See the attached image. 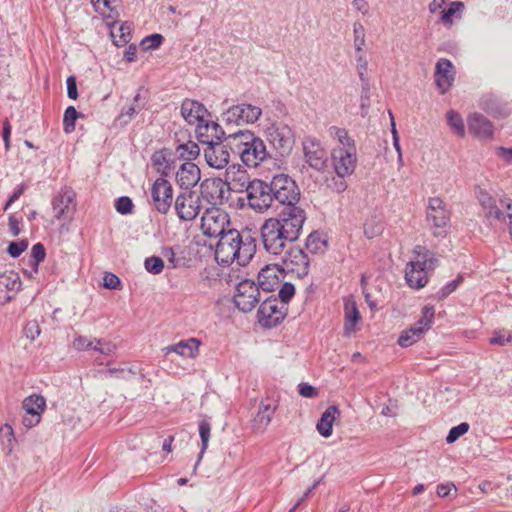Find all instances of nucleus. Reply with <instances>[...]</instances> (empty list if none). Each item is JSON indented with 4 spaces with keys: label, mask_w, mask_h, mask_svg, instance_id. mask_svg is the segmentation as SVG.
<instances>
[{
    "label": "nucleus",
    "mask_w": 512,
    "mask_h": 512,
    "mask_svg": "<svg viewBox=\"0 0 512 512\" xmlns=\"http://www.w3.org/2000/svg\"><path fill=\"white\" fill-rule=\"evenodd\" d=\"M330 134L339 142V145L335 148H356L354 140L349 136L346 129L333 126L330 128Z\"/></svg>",
    "instance_id": "obj_37"
},
{
    "label": "nucleus",
    "mask_w": 512,
    "mask_h": 512,
    "mask_svg": "<svg viewBox=\"0 0 512 512\" xmlns=\"http://www.w3.org/2000/svg\"><path fill=\"white\" fill-rule=\"evenodd\" d=\"M427 221L432 228L435 229L436 237L446 235V228L450 222V213L446 209L442 199L433 197L429 199L427 208Z\"/></svg>",
    "instance_id": "obj_11"
},
{
    "label": "nucleus",
    "mask_w": 512,
    "mask_h": 512,
    "mask_svg": "<svg viewBox=\"0 0 512 512\" xmlns=\"http://www.w3.org/2000/svg\"><path fill=\"white\" fill-rule=\"evenodd\" d=\"M200 341L196 338L182 340L176 344L167 346L164 350L166 354L177 353L183 357L194 358L199 352Z\"/></svg>",
    "instance_id": "obj_29"
},
{
    "label": "nucleus",
    "mask_w": 512,
    "mask_h": 512,
    "mask_svg": "<svg viewBox=\"0 0 512 512\" xmlns=\"http://www.w3.org/2000/svg\"><path fill=\"white\" fill-rule=\"evenodd\" d=\"M96 349L95 351L103 354V355H112L116 351V345L112 342H107L102 339L96 340Z\"/></svg>",
    "instance_id": "obj_58"
},
{
    "label": "nucleus",
    "mask_w": 512,
    "mask_h": 512,
    "mask_svg": "<svg viewBox=\"0 0 512 512\" xmlns=\"http://www.w3.org/2000/svg\"><path fill=\"white\" fill-rule=\"evenodd\" d=\"M131 32V24L127 22L122 23L118 27L113 26L110 32V36L114 45L117 47H122L128 44L132 38Z\"/></svg>",
    "instance_id": "obj_35"
},
{
    "label": "nucleus",
    "mask_w": 512,
    "mask_h": 512,
    "mask_svg": "<svg viewBox=\"0 0 512 512\" xmlns=\"http://www.w3.org/2000/svg\"><path fill=\"white\" fill-rule=\"evenodd\" d=\"M294 294H295L294 285L291 284L290 282H285L284 284H282V286L278 292V297H279L278 300L281 301L282 303H285V305L287 306L288 302L292 299Z\"/></svg>",
    "instance_id": "obj_54"
},
{
    "label": "nucleus",
    "mask_w": 512,
    "mask_h": 512,
    "mask_svg": "<svg viewBox=\"0 0 512 512\" xmlns=\"http://www.w3.org/2000/svg\"><path fill=\"white\" fill-rule=\"evenodd\" d=\"M310 259L303 249L291 247L283 257V270L287 273L304 278L309 273Z\"/></svg>",
    "instance_id": "obj_13"
},
{
    "label": "nucleus",
    "mask_w": 512,
    "mask_h": 512,
    "mask_svg": "<svg viewBox=\"0 0 512 512\" xmlns=\"http://www.w3.org/2000/svg\"><path fill=\"white\" fill-rule=\"evenodd\" d=\"M103 286L107 289L116 290L120 288L121 281L115 274L105 272L103 276Z\"/></svg>",
    "instance_id": "obj_59"
},
{
    "label": "nucleus",
    "mask_w": 512,
    "mask_h": 512,
    "mask_svg": "<svg viewBox=\"0 0 512 512\" xmlns=\"http://www.w3.org/2000/svg\"><path fill=\"white\" fill-rule=\"evenodd\" d=\"M46 251L44 246L41 243H37L33 245L31 249V260L30 264L34 270V272L38 271V266L40 262H42L45 259Z\"/></svg>",
    "instance_id": "obj_46"
},
{
    "label": "nucleus",
    "mask_w": 512,
    "mask_h": 512,
    "mask_svg": "<svg viewBox=\"0 0 512 512\" xmlns=\"http://www.w3.org/2000/svg\"><path fill=\"white\" fill-rule=\"evenodd\" d=\"M478 200L483 210L485 211L486 218H494L496 220H501L503 218L502 211L496 205L495 200L488 193L480 191Z\"/></svg>",
    "instance_id": "obj_34"
},
{
    "label": "nucleus",
    "mask_w": 512,
    "mask_h": 512,
    "mask_svg": "<svg viewBox=\"0 0 512 512\" xmlns=\"http://www.w3.org/2000/svg\"><path fill=\"white\" fill-rule=\"evenodd\" d=\"M79 117V113L73 106H69L66 108L64 112L63 117V125H64V131L66 133H71L75 129V122L77 118Z\"/></svg>",
    "instance_id": "obj_43"
},
{
    "label": "nucleus",
    "mask_w": 512,
    "mask_h": 512,
    "mask_svg": "<svg viewBox=\"0 0 512 512\" xmlns=\"http://www.w3.org/2000/svg\"><path fill=\"white\" fill-rule=\"evenodd\" d=\"M419 339L420 337L416 336L415 333L412 334V330L405 329L398 338V344L401 347H409Z\"/></svg>",
    "instance_id": "obj_57"
},
{
    "label": "nucleus",
    "mask_w": 512,
    "mask_h": 512,
    "mask_svg": "<svg viewBox=\"0 0 512 512\" xmlns=\"http://www.w3.org/2000/svg\"><path fill=\"white\" fill-rule=\"evenodd\" d=\"M490 343L499 346L512 344V333L506 332L505 330L495 331L493 336L490 338Z\"/></svg>",
    "instance_id": "obj_53"
},
{
    "label": "nucleus",
    "mask_w": 512,
    "mask_h": 512,
    "mask_svg": "<svg viewBox=\"0 0 512 512\" xmlns=\"http://www.w3.org/2000/svg\"><path fill=\"white\" fill-rule=\"evenodd\" d=\"M275 211L279 208L299 206L301 192L295 180L287 174H277L271 179Z\"/></svg>",
    "instance_id": "obj_4"
},
{
    "label": "nucleus",
    "mask_w": 512,
    "mask_h": 512,
    "mask_svg": "<svg viewBox=\"0 0 512 512\" xmlns=\"http://www.w3.org/2000/svg\"><path fill=\"white\" fill-rule=\"evenodd\" d=\"M277 211V215L265 220L260 229L264 249L272 255L282 254L287 243L299 238L306 220V212L300 206Z\"/></svg>",
    "instance_id": "obj_1"
},
{
    "label": "nucleus",
    "mask_w": 512,
    "mask_h": 512,
    "mask_svg": "<svg viewBox=\"0 0 512 512\" xmlns=\"http://www.w3.org/2000/svg\"><path fill=\"white\" fill-rule=\"evenodd\" d=\"M144 105L145 103L143 102L142 105L131 104L124 107L116 121L119 122L121 126L127 125L133 117L144 108Z\"/></svg>",
    "instance_id": "obj_41"
},
{
    "label": "nucleus",
    "mask_w": 512,
    "mask_h": 512,
    "mask_svg": "<svg viewBox=\"0 0 512 512\" xmlns=\"http://www.w3.org/2000/svg\"><path fill=\"white\" fill-rule=\"evenodd\" d=\"M344 312H345V325L344 329L346 334L352 332L356 324L360 320V313L357 308L356 302L352 298H346L344 300Z\"/></svg>",
    "instance_id": "obj_32"
},
{
    "label": "nucleus",
    "mask_w": 512,
    "mask_h": 512,
    "mask_svg": "<svg viewBox=\"0 0 512 512\" xmlns=\"http://www.w3.org/2000/svg\"><path fill=\"white\" fill-rule=\"evenodd\" d=\"M413 254L416 256V260L420 259L421 261H426L427 258L431 255V251L428 250L425 246L416 245L413 249Z\"/></svg>",
    "instance_id": "obj_63"
},
{
    "label": "nucleus",
    "mask_w": 512,
    "mask_h": 512,
    "mask_svg": "<svg viewBox=\"0 0 512 512\" xmlns=\"http://www.w3.org/2000/svg\"><path fill=\"white\" fill-rule=\"evenodd\" d=\"M405 279L409 287L421 289L428 282L427 271L418 262L410 261L405 270Z\"/></svg>",
    "instance_id": "obj_26"
},
{
    "label": "nucleus",
    "mask_w": 512,
    "mask_h": 512,
    "mask_svg": "<svg viewBox=\"0 0 512 512\" xmlns=\"http://www.w3.org/2000/svg\"><path fill=\"white\" fill-rule=\"evenodd\" d=\"M245 191L247 205L258 213H264L269 209L275 211L274 198L272 196L271 181L268 183L261 179H252V184Z\"/></svg>",
    "instance_id": "obj_5"
},
{
    "label": "nucleus",
    "mask_w": 512,
    "mask_h": 512,
    "mask_svg": "<svg viewBox=\"0 0 512 512\" xmlns=\"http://www.w3.org/2000/svg\"><path fill=\"white\" fill-rule=\"evenodd\" d=\"M262 114L261 108L251 104H239L229 107L222 113V121L226 124H253Z\"/></svg>",
    "instance_id": "obj_12"
},
{
    "label": "nucleus",
    "mask_w": 512,
    "mask_h": 512,
    "mask_svg": "<svg viewBox=\"0 0 512 512\" xmlns=\"http://www.w3.org/2000/svg\"><path fill=\"white\" fill-rule=\"evenodd\" d=\"M447 121L451 129L460 137L465 135V126L461 115L454 111L450 110L447 112Z\"/></svg>",
    "instance_id": "obj_40"
},
{
    "label": "nucleus",
    "mask_w": 512,
    "mask_h": 512,
    "mask_svg": "<svg viewBox=\"0 0 512 512\" xmlns=\"http://www.w3.org/2000/svg\"><path fill=\"white\" fill-rule=\"evenodd\" d=\"M230 226L228 214L216 207L208 208L201 218V230L208 237H219L228 231Z\"/></svg>",
    "instance_id": "obj_8"
},
{
    "label": "nucleus",
    "mask_w": 512,
    "mask_h": 512,
    "mask_svg": "<svg viewBox=\"0 0 512 512\" xmlns=\"http://www.w3.org/2000/svg\"><path fill=\"white\" fill-rule=\"evenodd\" d=\"M205 130L207 133V138H211L210 140H213L214 142H222L224 139L226 141V138L228 136H225V132L222 129V127L216 123V122H209L206 121L203 123L202 130Z\"/></svg>",
    "instance_id": "obj_39"
},
{
    "label": "nucleus",
    "mask_w": 512,
    "mask_h": 512,
    "mask_svg": "<svg viewBox=\"0 0 512 512\" xmlns=\"http://www.w3.org/2000/svg\"><path fill=\"white\" fill-rule=\"evenodd\" d=\"M267 139L279 156L291 153L295 144L293 130L285 123H274L267 128Z\"/></svg>",
    "instance_id": "obj_7"
},
{
    "label": "nucleus",
    "mask_w": 512,
    "mask_h": 512,
    "mask_svg": "<svg viewBox=\"0 0 512 512\" xmlns=\"http://www.w3.org/2000/svg\"><path fill=\"white\" fill-rule=\"evenodd\" d=\"M275 410V406H272L269 403L261 402L258 408V412L253 419L254 428L259 431H264L270 424Z\"/></svg>",
    "instance_id": "obj_31"
},
{
    "label": "nucleus",
    "mask_w": 512,
    "mask_h": 512,
    "mask_svg": "<svg viewBox=\"0 0 512 512\" xmlns=\"http://www.w3.org/2000/svg\"><path fill=\"white\" fill-rule=\"evenodd\" d=\"M176 152L179 158L185 160L186 162H192V160L199 156L200 148L197 143L188 141L187 143L178 145Z\"/></svg>",
    "instance_id": "obj_36"
},
{
    "label": "nucleus",
    "mask_w": 512,
    "mask_h": 512,
    "mask_svg": "<svg viewBox=\"0 0 512 512\" xmlns=\"http://www.w3.org/2000/svg\"><path fill=\"white\" fill-rule=\"evenodd\" d=\"M302 145L306 163L317 171L323 170L327 166L328 154L321 142L314 137H305Z\"/></svg>",
    "instance_id": "obj_15"
},
{
    "label": "nucleus",
    "mask_w": 512,
    "mask_h": 512,
    "mask_svg": "<svg viewBox=\"0 0 512 512\" xmlns=\"http://www.w3.org/2000/svg\"><path fill=\"white\" fill-rule=\"evenodd\" d=\"M325 246L326 241L323 240L317 232L311 233L306 239L305 247L311 253H317Z\"/></svg>",
    "instance_id": "obj_44"
},
{
    "label": "nucleus",
    "mask_w": 512,
    "mask_h": 512,
    "mask_svg": "<svg viewBox=\"0 0 512 512\" xmlns=\"http://www.w3.org/2000/svg\"><path fill=\"white\" fill-rule=\"evenodd\" d=\"M211 425L208 421L202 420L199 422V435L201 438V451L199 453L198 461L201 460L203 454L205 453L209 439H210Z\"/></svg>",
    "instance_id": "obj_42"
},
{
    "label": "nucleus",
    "mask_w": 512,
    "mask_h": 512,
    "mask_svg": "<svg viewBox=\"0 0 512 512\" xmlns=\"http://www.w3.org/2000/svg\"><path fill=\"white\" fill-rule=\"evenodd\" d=\"M468 129L471 134L481 139H490L493 136V124L479 113L468 117Z\"/></svg>",
    "instance_id": "obj_24"
},
{
    "label": "nucleus",
    "mask_w": 512,
    "mask_h": 512,
    "mask_svg": "<svg viewBox=\"0 0 512 512\" xmlns=\"http://www.w3.org/2000/svg\"><path fill=\"white\" fill-rule=\"evenodd\" d=\"M256 252L255 239L249 234L243 236L236 229H228L220 236L215 247V258L222 265L237 262L240 266L247 265Z\"/></svg>",
    "instance_id": "obj_2"
},
{
    "label": "nucleus",
    "mask_w": 512,
    "mask_h": 512,
    "mask_svg": "<svg viewBox=\"0 0 512 512\" xmlns=\"http://www.w3.org/2000/svg\"><path fill=\"white\" fill-rule=\"evenodd\" d=\"M298 392L306 398H313L317 395V389L308 383H300L298 385Z\"/></svg>",
    "instance_id": "obj_62"
},
{
    "label": "nucleus",
    "mask_w": 512,
    "mask_h": 512,
    "mask_svg": "<svg viewBox=\"0 0 512 512\" xmlns=\"http://www.w3.org/2000/svg\"><path fill=\"white\" fill-rule=\"evenodd\" d=\"M464 8V4L460 1H453L447 9L441 12V20L444 23H452V17Z\"/></svg>",
    "instance_id": "obj_49"
},
{
    "label": "nucleus",
    "mask_w": 512,
    "mask_h": 512,
    "mask_svg": "<svg viewBox=\"0 0 512 512\" xmlns=\"http://www.w3.org/2000/svg\"><path fill=\"white\" fill-rule=\"evenodd\" d=\"M41 333L39 324L37 321H29L24 327L25 336L31 341L35 340Z\"/></svg>",
    "instance_id": "obj_60"
},
{
    "label": "nucleus",
    "mask_w": 512,
    "mask_h": 512,
    "mask_svg": "<svg viewBox=\"0 0 512 512\" xmlns=\"http://www.w3.org/2000/svg\"><path fill=\"white\" fill-rule=\"evenodd\" d=\"M332 160L336 174L343 179L351 175L356 168V148H333Z\"/></svg>",
    "instance_id": "obj_18"
},
{
    "label": "nucleus",
    "mask_w": 512,
    "mask_h": 512,
    "mask_svg": "<svg viewBox=\"0 0 512 512\" xmlns=\"http://www.w3.org/2000/svg\"><path fill=\"white\" fill-rule=\"evenodd\" d=\"M463 277L458 276L456 279L452 280L451 282L447 283L443 288H441L435 295V298L439 301L444 300L447 298L452 292L456 290V288L459 286V284L462 282Z\"/></svg>",
    "instance_id": "obj_50"
},
{
    "label": "nucleus",
    "mask_w": 512,
    "mask_h": 512,
    "mask_svg": "<svg viewBox=\"0 0 512 512\" xmlns=\"http://www.w3.org/2000/svg\"><path fill=\"white\" fill-rule=\"evenodd\" d=\"M200 177V169L193 162H185L180 166L176 173L177 182L186 190H189V188L195 186L199 182Z\"/></svg>",
    "instance_id": "obj_25"
},
{
    "label": "nucleus",
    "mask_w": 512,
    "mask_h": 512,
    "mask_svg": "<svg viewBox=\"0 0 512 512\" xmlns=\"http://www.w3.org/2000/svg\"><path fill=\"white\" fill-rule=\"evenodd\" d=\"M174 209L180 221H193L202 210L201 196L195 191L185 190L177 195Z\"/></svg>",
    "instance_id": "obj_9"
},
{
    "label": "nucleus",
    "mask_w": 512,
    "mask_h": 512,
    "mask_svg": "<svg viewBox=\"0 0 512 512\" xmlns=\"http://www.w3.org/2000/svg\"><path fill=\"white\" fill-rule=\"evenodd\" d=\"M434 76L440 93H446L454 81L452 62L445 58L439 59L435 66Z\"/></svg>",
    "instance_id": "obj_23"
},
{
    "label": "nucleus",
    "mask_w": 512,
    "mask_h": 512,
    "mask_svg": "<svg viewBox=\"0 0 512 512\" xmlns=\"http://www.w3.org/2000/svg\"><path fill=\"white\" fill-rule=\"evenodd\" d=\"M66 84L68 97L72 100H76L78 98L76 77L73 75L69 76L66 80Z\"/></svg>",
    "instance_id": "obj_61"
},
{
    "label": "nucleus",
    "mask_w": 512,
    "mask_h": 512,
    "mask_svg": "<svg viewBox=\"0 0 512 512\" xmlns=\"http://www.w3.org/2000/svg\"><path fill=\"white\" fill-rule=\"evenodd\" d=\"M75 194L71 188H62L53 198L52 206L55 217L60 219L69 213V206L74 201Z\"/></svg>",
    "instance_id": "obj_27"
},
{
    "label": "nucleus",
    "mask_w": 512,
    "mask_h": 512,
    "mask_svg": "<svg viewBox=\"0 0 512 512\" xmlns=\"http://www.w3.org/2000/svg\"><path fill=\"white\" fill-rule=\"evenodd\" d=\"M224 185L225 183L218 178L205 179L201 185V199H205L213 206L221 205L224 202Z\"/></svg>",
    "instance_id": "obj_21"
},
{
    "label": "nucleus",
    "mask_w": 512,
    "mask_h": 512,
    "mask_svg": "<svg viewBox=\"0 0 512 512\" xmlns=\"http://www.w3.org/2000/svg\"><path fill=\"white\" fill-rule=\"evenodd\" d=\"M168 161L169 159L166 149L155 151L151 156L152 166L157 170V172L162 173L163 175H167L170 170Z\"/></svg>",
    "instance_id": "obj_38"
},
{
    "label": "nucleus",
    "mask_w": 512,
    "mask_h": 512,
    "mask_svg": "<svg viewBox=\"0 0 512 512\" xmlns=\"http://www.w3.org/2000/svg\"><path fill=\"white\" fill-rule=\"evenodd\" d=\"M497 154L500 156L506 163L512 164V147H499L497 149Z\"/></svg>",
    "instance_id": "obj_64"
},
{
    "label": "nucleus",
    "mask_w": 512,
    "mask_h": 512,
    "mask_svg": "<svg viewBox=\"0 0 512 512\" xmlns=\"http://www.w3.org/2000/svg\"><path fill=\"white\" fill-rule=\"evenodd\" d=\"M22 407L25 411L22 424L26 428H32L41 421V415L46 409V399L42 395L32 394L23 400Z\"/></svg>",
    "instance_id": "obj_17"
},
{
    "label": "nucleus",
    "mask_w": 512,
    "mask_h": 512,
    "mask_svg": "<svg viewBox=\"0 0 512 512\" xmlns=\"http://www.w3.org/2000/svg\"><path fill=\"white\" fill-rule=\"evenodd\" d=\"M230 150L248 167H257L268 157L264 141L249 130H239L226 138Z\"/></svg>",
    "instance_id": "obj_3"
},
{
    "label": "nucleus",
    "mask_w": 512,
    "mask_h": 512,
    "mask_svg": "<svg viewBox=\"0 0 512 512\" xmlns=\"http://www.w3.org/2000/svg\"><path fill=\"white\" fill-rule=\"evenodd\" d=\"M260 300L259 287H256L253 281L245 279L238 283L233 301L240 311L245 313L252 311Z\"/></svg>",
    "instance_id": "obj_10"
},
{
    "label": "nucleus",
    "mask_w": 512,
    "mask_h": 512,
    "mask_svg": "<svg viewBox=\"0 0 512 512\" xmlns=\"http://www.w3.org/2000/svg\"><path fill=\"white\" fill-rule=\"evenodd\" d=\"M27 247V240L11 242L7 248V252L11 257L17 258L27 249Z\"/></svg>",
    "instance_id": "obj_56"
},
{
    "label": "nucleus",
    "mask_w": 512,
    "mask_h": 512,
    "mask_svg": "<svg viewBox=\"0 0 512 512\" xmlns=\"http://www.w3.org/2000/svg\"><path fill=\"white\" fill-rule=\"evenodd\" d=\"M225 184L228 185L229 190L242 193L245 192L252 180L248 171L240 164H232L226 168L225 171Z\"/></svg>",
    "instance_id": "obj_20"
},
{
    "label": "nucleus",
    "mask_w": 512,
    "mask_h": 512,
    "mask_svg": "<svg viewBox=\"0 0 512 512\" xmlns=\"http://www.w3.org/2000/svg\"><path fill=\"white\" fill-rule=\"evenodd\" d=\"M116 211L122 215H126L132 212L133 202L127 196L119 197L115 202Z\"/></svg>",
    "instance_id": "obj_55"
},
{
    "label": "nucleus",
    "mask_w": 512,
    "mask_h": 512,
    "mask_svg": "<svg viewBox=\"0 0 512 512\" xmlns=\"http://www.w3.org/2000/svg\"><path fill=\"white\" fill-rule=\"evenodd\" d=\"M288 306L278 300L275 295L265 298L259 306L258 322L267 328L276 327L287 315Z\"/></svg>",
    "instance_id": "obj_6"
},
{
    "label": "nucleus",
    "mask_w": 512,
    "mask_h": 512,
    "mask_svg": "<svg viewBox=\"0 0 512 512\" xmlns=\"http://www.w3.org/2000/svg\"><path fill=\"white\" fill-rule=\"evenodd\" d=\"M144 266L149 273L158 275L164 269V261L158 256H151L146 258Z\"/></svg>",
    "instance_id": "obj_47"
},
{
    "label": "nucleus",
    "mask_w": 512,
    "mask_h": 512,
    "mask_svg": "<svg viewBox=\"0 0 512 512\" xmlns=\"http://www.w3.org/2000/svg\"><path fill=\"white\" fill-rule=\"evenodd\" d=\"M278 268L276 266H265L258 273V283L256 287H259V291L262 290L265 293H270L275 290L279 284V277L277 275Z\"/></svg>",
    "instance_id": "obj_28"
},
{
    "label": "nucleus",
    "mask_w": 512,
    "mask_h": 512,
    "mask_svg": "<svg viewBox=\"0 0 512 512\" xmlns=\"http://www.w3.org/2000/svg\"><path fill=\"white\" fill-rule=\"evenodd\" d=\"M164 37L161 34L155 33L142 39L140 46L144 51L157 49L163 42Z\"/></svg>",
    "instance_id": "obj_48"
},
{
    "label": "nucleus",
    "mask_w": 512,
    "mask_h": 512,
    "mask_svg": "<svg viewBox=\"0 0 512 512\" xmlns=\"http://www.w3.org/2000/svg\"><path fill=\"white\" fill-rule=\"evenodd\" d=\"M206 143L207 147L204 149V157L206 163L216 169L227 167L230 159V148L228 142H214L213 140H201Z\"/></svg>",
    "instance_id": "obj_16"
},
{
    "label": "nucleus",
    "mask_w": 512,
    "mask_h": 512,
    "mask_svg": "<svg viewBox=\"0 0 512 512\" xmlns=\"http://www.w3.org/2000/svg\"><path fill=\"white\" fill-rule=\"evenodd\" d=\"M434 315L435 309L433 306H424L421 318L408 329L412 330V334L415 333L416 336L421 337L433 324Z\"/></svg>",
    "instance_id": "obj_33"
},
{
    "label": "nucleus",
    "mask_w": 512,
    "mask_h": 512,
    "mask_svg": "<svg viewBox=\"0 0 512 512\" xmlns=\"http://www.w3.org/2000/svg\"><path fill=\"white\" fill-rule=\"evenodd\" d=\"M96 340H89L85 336H78L72 342V347L77 351L94 350L96 349Z\"/></svg>",
    "instance_id": "obj_51"
},
{
    "label": "nucleus",
    "mask_w": 512,
    "mask_h": 512,
    "mask_svg": "<svg viewBox=\"0 0 512 512\" xmlns=\"http://www.w3.org/2000/svg\"><path fill=\"white\" fill-rule=\"evenodd\" d=\"M340 411L337 406L332 405L329 406L321 415L320 420L318 421L316 428L320 435L325 438H328L332 434L333 423L335 421L336 415H339Z\"/></svg>",
    "instance_id": "obj_30"
},
{
    "label": "nucleus",
    "mask_w": 512,
    "mask_h": 512,
    "mask_svg": "<svg viewBox=\"0 0 512 512\" xmlns=\"http://www.w3.org/2000/svg\"><path fill=\"white\" fill-rule=\"evenodd\" d=\"M151 197L155 209L161 214H167L173 203V187L165 178H157L151 188Z\"/></svg>",
    "instance_id": "obj_14"
},
{
    "label": "nucleus",
    "mask_w": 512,
    "mask_h": 512,
    "mask_svg": "<svg viewBox=\"0 0 512 512\" xmlns=\"http://www.w3.org/2000/svg\"><path fill=\"white\" fill-rule=\"evenodd\" d=\"M21 284L19 275L13 271L0 274V304L10 302L19 292Z\"/></svg>",
    "instance_id": "obj_22"
},
{
    "label": "nucleus",
    "mask_w": 512,
    "mask_h": 512,
    "mask_svg": "<svg viewBox=\"0 0 512 512\" xmlns=\"http://www.w3.org/2000/svg\"><path fill=\"white\" fill-rule=\"evenodd\" d=\"M469 428L470 426L466 422H462L459 425L452 427L446 437L447 443H454L459 437L467 433Z\"/></svg>",
    "instance_id": "obj_52"
},
{
    "label": "nucleus",
    "mask_w": 512,
    "mask_h": 512,
    "mask_svg": "<svg viewBox=\"0 0 512 512\" xmlns=\"http://www.w3.org/2000/svg\"><path fill=\"white\" fill-rule=\"evenodd\" d=\"M353 34H354V47L357 52H361L363 47L366 44L365 37L366 32L364 26L360 22H355L353 24Z\"/></svg>",
    "instance_id": "obj_45"
},
{
    "label": "nucleus",
    "mask_w": 512,
    "mask_h": 512,
    "mask_svg": "<svg viewBox=\"0 0 512 512\" xmlns=\"http://www.w3.org/2000/svg\"><path fill=\"white\" fill-rule=\"evenodd\" d=\"M180 112L184 120L190 125H196L199 131V137H203L202 126L205 122V116L208 114L206 107L192 99H185L180 108Z\"/></svg>",
    "instance_id": "obj_19"
}]
</instances>
